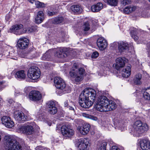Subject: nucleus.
Listing matches in <instances>:
<instances>
[{"label": "nucleus", "instance_id": "nucleus-1", "mask_svg": "<svg viewBox=\"0 0 150 150\" xmlns=\"http://www.w3.org/2000/svg\"><path fill=\"white\" fill-rule=\"evenodd\" d=\"M96 96V92L94 90L89 88H85L79 96L80 105L85 108L90 107L93 104Z\"/></svg>", "mask_w": 150, "mask_h": 150}, {"label": "nucleus", "instance_id": "nucleus-2", "mask_svg": "<svg viewBox=\"0 0 150 150\" xmlns=\"http://www.w3.org/2000/svg\"><path fill=\"white\" fill-rule=\"evenodd\" d=\"M98 103L96 109L100 112H107L113 110L116 107L115 103L109 100L106 96H101L99 98Z\"/></svg>", "mask_w": 150, "mask_h": 150}, {"label": "nucleus", "instance_id": "nucleus-3", "mask_svg": "<svg viewBox=\"0 0 150 150\" xmlns=\"http://www.w3.org/2000/svg\"><path fill=\"white\" fill-rule=\"evenodd\" d=\"M148 129V126L146 123H142L140 120H137L134 123L130 133L134 136L138 137Z\"/></svg>", "mask_w": 150, "mask_h": 150}, {"label": "nucleus", "instance_id": "nucleus-4", "mask_svg": "<svg viewBox=\"0 0 150 150\" xmlns=\"http://www.w3.org/2000/svg\"><path fill=\"white\" fill-rule=\"evenodd\" d=\"M5 144L8 150H22V147L16 139L10 135H6L4 137Z\"/></svg>", "mask_w": 150, "mask_h": 150}, {"label": "nucleus", "instance_id": "nucleus-5", "mask_svg": "<svg viewBox=\"0 0 150 150\" xmlns=\"http://www.w3.org/2000/svg\"><path fill=\"white\" fill-rule=\"evenodd\" d=\"M40 71L38 67H32L28 70L27 75L30 79L35 80L38 79L40 76Z\"/></svg>", "mask_w": 150, "mask_h": 150}, {"label": "nucleus", "instance_id": "nucleus-6", "mask_svg": "<svg viewBox=\"0 0 150 150\" xmlns=\"http://www.w3.org/2000/svg\"><path fill=\"white\" fill-rule=\"evenodd\" d=\"M13 117L18 122L23 123L27 120V116L21 111L16 110L13 113Z\"/></svg>", "mask_w": 150, "mask_h": 150}, {"label": "nucleus", "instance_id": "nucleus-7", "mask_svg": "<svg viewBox=\"0 0 150 150\" xmlns=\"http://www.w3.org/2000/svg\"><path fill=\"white\" fill-rule=\"evenodd\" d=\"M42 95L38 91H30L28 95L29 99L34 101H37L41 100Z\"/></svg>", "mask_w": 150, "mask_h": 150}, {"label": "nucleus", "instance_id": "nucleus-8", "mask_svg": "<svg viewBox=\"0 0 150 150\" xmlns=\"http://www.w3.org/2000/svg\"><path fill=\"white\" fill-rule=\"evenodd\" d=\"M61 130L62 134L65 137H70L74 134V130L65 125H63L61 127Z\"/></svg>", "mask_w": 150, "mask_h": 150}, {"label": "nucleus", "instance_id": "nucleus-9", "mask_svg": "<svg viewBox=\"0 0 150 150\" xmlns=\"http://www.w3.org/2000/svg\"><path fill=\"white\" fill-rule=\"evenodd\" d=\"M54 82L55 86L57 88L62 90L66 88V85L64 81L60 77H55Z\"/></svg>", "mask_w": 150, "mask_h": 150}, {"label": "nucleus", "instance_id": "nucleus-10", "mask_svg": "<svg viewBox=\"0 0 150 150\" xmlns=\"http://www.w3.org/2000/svg\"><path fill=\"white\" fill-rule=\"evenodd\" d=\"M1 121L2 123L8 128H11L14 126V122L8 116H3L1 119Z\"/></svg>", "mask_w": 150, "mask_h": 150}, {"label": "nucleus", "instance_id": "nucleus-11", "mask_svg": "<svg viewBox=\"0 0 150 150\" xmlns=\"http://www.w3.org/2000/svg\"><path fill=\"white\" fill-rule=\"evenodd\" d=\"M46 107L48 112L51 114L54 115L57 112V108L55 107L54 102L52 101H49L47 103Z\"/></svg>", "mask_w": 150, "mask_h": 150}, {"label": "nucleus", "instance_id": "nucleus-12", "mask_svg": "<svg viewBox=\"0 0 150 150\" xmlns=\"http://www.w3.org/2000/svg\"><path fill=\"white\" fill-rule=\"evenodd\" d=\"M29 40L26 38H20L17 42V45L20 49H24L27 48L29 44Z\"/></svg>", "mask_w": 150, "mask_h": 150}, {"label": "nucleus", "instance_id": "nucleus-13", "mask_svg": "<svg viewBox=\"0 0 150 150\" xmlns=\"http://www.w3.org/2000/svg\"><path fill=\"white\" fill-rule=\"evenodd\" d=\"M90 128V125L86 123L82 126H78L77 129L81 134L86 135L88 133Z\"/></svg>", "mask_w": 150, "mask_h": 150}, {"label": "nucleus", "instance_id": "nucleus-14", "mask_svg": "<svg viewBox=\"0 0 150 150\" xmlns=\"http://www.w3.org/2000/svg\"><path fill=\"white\" fill-rule=\"evenodd\" d=\"M23 26L21 24L16 25L12 26L10 29L9 31L16 35H20L23 33V31L20 30L23 28Z\"/></svg>", "mask_w": 150, "mask_h": 150}, {"label": "nucleus", "instance_id": "nucleus-15", "mask_svg": "<svg viewBox=\"0 0 150 150\" xmlns=\"http://www.w3.org/2000/svg\"><path fill=\"white\" fill-rule=\"evenodd\" d=\"M19 129L23 133L27 134H31L34 132V128L31 125L22 126H19Z\"/></svg>", "mask_w": 150, "mask_h": 150}, {"label": "nucleus", "instance_id": "nucleus-16", "mask_svg": "<svg viewBox=\"0 0 150 150\" xmlns=\"http://www.w3.org/2000/svg\"><path fill=\"white\" fill-rule=\"evenodd\" d=\"M125 58L119 57L116 60L115 68L118 71H120L125 65Z\"/></svg>", "mask_w": 150, "mask_h": 150}, {"label": "nucleus", "instance_id": "nucleus-17", "mask_svg": "<svg viewBox=\"0 0 150 150\" xmlns=\"http://www.w3.org/2000/svg\"><path fill=\"white\" fill-rule=\"evenodd\" d=\"M77 142L76 146L80 150H85L88 145L87 141L83 139H78Z\"/></svg>", "mask_w": 150, "mask_h": 150}, {"label": "nucleus", "instance_id": "nucleus-18", "mask_svg": "<svg viewBox=\"0 0 150 150\" xmlns=\"http://www.w3.org/2000/svg\"><path fill=\"white\" fill-rule=\"evenodd\" d=\"M97 44L99 49L103 50L106 47L107 45V41L103 38L100 37L97 39Z\"/></svg>", "mask_w": 150, "mask_h": 150}, {"label": "nucleus", "instance_id": "nucleus-19", "mask_svg": "<svg viewBox=\"0 0 150 150\" xmlns=\"http://www.w3.org/2000/svg\"><path fill=\"white\" fill-rule=\"evenodd\" d=\"M67 51V49L66 48H60L55 50V55L59 58H63L67 56L66 52Z\"/></svg>", "mask_w": 150, "mask_h": 150}, {"label": "nucleus", "instance_id": "nucleus-20", "mask_svg": "<svg viewBox=\"0 0 150 150\" xmlns=\"http://www.w3.org/2000/svg\"><path fill=\"white\" fill-rule=\"evenodd\" d=\"M140 146L143 150H150V141L148 139H145L141 140Z\"/></svg>", "mask_w": 150, "mask_h": 150}, {"label": "nucleus", "instance_id": "nucleus-21", "mask_svg": "<svg viewBox=\"0 0 150 150\" xmlns=\"http://www.w3.org/2000/svg\"><path fill=\"white\" fill-rule=\"evenodd\" d=\"M120 71V73L122 76L125 78L128 77L131 74V69L130 66L127 67L125 69H123Z\"/></svg>", "mask_w": 150, "mask_h": 150}, {"label": "nucleus", "instance_id": "nucleus-22", "mask_svg": "<svg viewBox=\"0 0 150 150\" xmlns=\"http://www.w3.org/2000/svg\"><path fill=\"white\" fill-rule=\"evenodd\" d=\"M44 18V14L42 11H40L37 13L35 19V22L37 23H41Z\"/></svg>", "mask_w": 150, "mask_h": 150}, {"label": "nucleus", "instance_id": "nucleus-23", "mask_svg": "<svg viewBox=\"0 0 150 150\" xmlns=\"http://www.w3.org/2000/svg\"><path fill=\"white\" fill-rule=\"evenodd\" d=\"M78 70L79 76H77L75 79L76 82H79L82 80L83 79V74L85 72V69L83 68H79Z\"/></svg>", "mask_w": 150, "mask_h": 150}, {"label": "nucleus", "instance_id": "nucleus-24", "mask_svg": "<svg viewBox=\"0 0 150 150\" xmlns=\"http://www.w3.org/2000/svg\"><path fill=\"white\" fill-rule=\"evenodd\" d=\"M128 48V44L127 43H125L122 41L119 42L118 46V50L120 52H122L126 50Z\"/></svg>", "mask_w": 150, "mask_h": 150}, {"label": "nucleus", "instance_id": "nucleus-25", "mask_svg": "<svg viewBox=\"0 0 150 150\" xmlns=\"http://www.w3.org/2000/svg\"><path fill=\"white\" fill-rule=\"evenodd\" d=\"M103 8V5L101 3H98L96 4L93 5L91 7V11L94 12H98Z\"/></svg>", "mask_w": 150, "mask_h": 150}, {"label": "nucleus", "instance_id": "nucleus-26", "mask_svg": "<svg viewBox=\"0 0 150 150\" xmlns=\"http://www.w3.org/2000/svg\"><path fill=\"white\" fill-rule=\"evenodd\" d=\"M16 78L19 79H24L26 76L23 70L18 71L16 73L15 75Z\"/></svg>", "mask_w": 150, "mask_h": 150}, {"label": "nucleus", "instance_id": "nucleus-27", "mask_svg": "<svg viewBox=\"0 0 150 150\" xmlns=\"http://www.w3.org/2000/svg\"><path fill=\"white\" fill-rule=\"evenodd\" d=\"M71 10L75 13H81L82 11V8L80 5H73L70 8Z\"/></svg>", "mask_w": 150, "mask_h": 150}, {"label": "nucleus", "instance_id": "nucleus-28", "mask_svg": "<svg viewBox=\"0 0 150 150\" xmlns=\"http://www.w3.org/2000/svg\"><path fill=\"white\" fill-rule=\"evenodd\" d=\"M96 29V26L93 25L92 28H91L90 25L88 23H85L83 25L82 29L84 32H86L89 30V29L91 31H94Z\"/></svg>", "mask_w": 150, "mask_h": 150}, {"label": "nucleus", "instance_id": "nucleus-29", "mask_svg": "<svg viewBox=\"0 0 150 150\" xmlns=\"http://www.w3.org/2000/svg\"><path fill=\"white\" fill-rule=\"evenodd\" d=\"M38 27L36 26H32L27 28H25L23 29V33H30L35 31L37 29Z\"/></svg>", "mask_w": 150, "mask_h": 150}, {"label": "nucleus", "instance_id": "nucleus-30", "mask_svg": "<svg viewBox=\"0 0 150 150\" xmlns=\"http://www.w3.org/2000/svg\"><path fill=\"white\" fill-rule=\"evenodd\" d=\"M143 96L145 99L150 100V88H145L143 90Z\"/></svg>", "mask_w": 150, "mask_h": 150}, {"label": "nucleus", "instance_id": "nucleus-31", "mask_svg": "<svg viewBox=\"0 0 150 150\" xmlns=\"http://www.w3.org/2000/svg\"><path fill=\"white\" fill-rule=\"evenodd\" d=\"M142 79V75L139 73L137 74L134 79V83L137 85H139L141 84V81Z\"/></svg>", "mask_w": 150, "mask_h": 150}, {"label": "nucleus", "instance_id": "nucleus-32", "mask_svg": "<svg viewBox=\"0 0 150 150\" xmlns=\"http://www.w3.org/2000/svg\"><path fill=\"white\" fill-rule=\"evenodd\" d=\"M69 74L70 76L73 78H76V77L79 76L78 70L77 69H72L69 72Z\"/></svg>", "mask_w": 150, "mask_h": 150}, {"label": "nucleus", "instance_id": "nucleus-33", "mask_svg": "<svg viewBox=\"0 0 150 150\" xmlns=\"http://www.w3.org/2000/svg\"><path fill=\"white\" fill-rule=\"evenodd\" d=\"M108 4L112 6H117L118 0H107Z\"/></svg>", "mask_w": 150, "mask_h": 150}, {"label": "nucleus", "instance_id": "nucleus-34", "mask_svg": "<svg viewBox=\"0 0 150 150\" xmlns=\"http://www.w3.org/2000/svg\"><path fill=\"white\" fill-rule=\"evenodd\" d=\"M50 55L49 53V51L46 52L42 57V59L43 60L49 61L50 60Z\"/></svg>", "mask_w": 150, "mask_h": 150}, {"label": "nucleus", "instance_id": "nucleus-35", "mask_svg": "<svg viewBox=\"0 0 150 150\" xmlns=\"http://www.w3.org/2000/svg\"><path fill=\"white\" fill-rule=\"evenodd\" d=\"M63 20V18L62 17H57L54 19V21L56 23L58 24L62 23Z\"/></svg>", "mask_w": 150, "mask_h": 150}, {"label": "nucleus", "instance_id": "nucleus-36", "mask_svg": "<svg viewBox=\"0 0 150 150\" xmlns=\"http://www.w3.org/2000/svg\"><path fill=\"white\" fill-rule=\"evenodd\" d=\"M35 3L37 8L43 7L45 6L44 3L40 2L38 1H35Z\"/></svg>", "mask_w": 150, "mask_h": 150}, {"label": "nucleus", "instance_id": "nucleus-37", "mask_svg": "<svg viewBox=\"0 0 150 150\" xmlns=\"http://www.w3.org/2000/svg\"><path fill=\"white\" fill-rule=\"evenodd\" d=\"M107 143L103 142L101 144L100 147L99 148L98 150H106V146Z\"/></svg>", "mask_w": 150, "mask_h": 150}, {"label": "nucleus", "instance_id": "nucleus-38", "mask_svg": "<svg viewBox=\"0 0 150 150\" xmlns=\"http://www.w3.org/2000/svg\"><path fill=\"white\" fill-rule=\"evenodd\" d=\"M119 45V42H115L111 44V46L114 49L116 48L117 47L118 48Z\"/></svg>", "mask_w": 150, "mask_h": 150}, {"label": "nucleus", "instance_id": "nucleus-39", "mask_svg": "<svg viewBox=\"0 0 150 150\" xmlns=\"http://www.w3.org/2000/svg\"><path fill=\"white\" fill-rule=\"evenodd\" d=\"M8 102L10 104V105H12V106H14V108H15V105L16 104V103L12 99H9L8 100Z\"/></svg>", "mask_w": 150, "mask_h": 150}, {"label": "nucleus", "instance_id": "nucleus-40", "mask_svg": "<svg viewBox=\"0 0 150 150\" xmlns=\"http://www.w3.org/2000/svg\"><path fill=\"white\" fill-rule=\"evenodd\" d=\"M124 12L125 13H130V11L129 8V6L126 7L124 9Z\"/></svg>", "mask_w": 150, "mask_h": 150}, {"label": "nucleus", "instance_id": "nucleus-41", "mask_svg": "<svg viewBox=\"0 0 150 150\" xmlns=\"http://www.w3.org/2000/svg\"><path fill=\"white\" fill-rule=\"evenodd\" d=\"M99 54L97 52H94L92 54L91 57L92 58H96L98 56Z\"/></svg>", "mask_w": 150, "mask_h": 150}, {"label": "nucleus", "instance_id": "nucleus-42", "mask_svg": "<svg viewBox=\"0 0 150 150\" xmlns=\"http://www.w3.org/2000/svg\"><path fill=\"white\" fill-rule=\"evenodd\" d=\"M131 0H122V3L123 5H125L130 4Z\"/></svg>", "mask_w": 150, "mask_h": 150}, {"label": "nucleus", "instance_id": "nucleus-43", "mask_svg": "<svg viewBox=\"0 0 150 150\" xmlns=\"http://www.w3.org/2000/svg\"><path fill=\"white\" fill-rule=\"evenodd\" d=\"M4 81H3L0 82V91L5 87L6 86L4 85Z\"/></svg>", "mask_w": 150, "mask_h": 150}, {"label": "nucleus", "instance_id": "nucleus-44", "mask_svg": "<svg viewBox=\"0 0 150 150\" xmlns=\"http://www.w3.org/2000/svg\"><path fill=\"white\" fill-rule=\"evenodd\" d=\"M88 118L95 121H97L98 120L96 117L91 115H90Z\"/></svg>", "mask_w": 150, "mask_h": 150}, {"label": "nucleus", "instance_id": "nucleus-45", "mask_svg": "<svg viewBox=\"0 0 150 150\" xmlns=\"http://www.w3.org/2000/svg\"><path fill=\"white\" fill-rule=\"evenodd\" d=\"M137 8V7L136 6H129V8L130 11V13L134 11Z\"/></svg>", "mask_w": 150, "mask_h": 150}, {"label": "nucleus", "instance_id": "nucleus-46", "mask_svg": "<svg viewBox=\"0 0 150 150\" xmlns=\"http://www.w3.org/2000/svg\"><path fill=\"white\" fill-rule=\"evenodd\" d=\"M134 33L132 32H131V37L134 39V40L136 41L138 39V36L133 34Z\"/></svg>", "mask_w": 150, "mask_h": 150}, {"label": "nucleus", "instance_id": "nucleus-47", "mask_svg": "<svg viewBox=\"0 0 150 150\" xmlns=\"http://www.w3.org/2000/svg\"><path fill=\"white\" fill-rule=\"evenodd\" d=\"M56 13L54 12H51L48 11L47 12V15L49 16H52L55 14Z\"/></svg>", "mask_w": 150, "mask_h": 150}, {"label": "nucleus", "instance_id": "nucleus-48", "mask_svg": "<svg viewBox=\"0 0 150 150\" xmlns=\"http://www.w3.org/2000/svg\"><path fill=\"white\" fill-rule=\"evenodd\" d=\"M33 52V54H34L35 52V49L33 47L30 48L28 50V53H31Z\"/></svg>", "mask_w": 150, "mask_h": 150}, {"label": "nucleus", "instance_id": "nucleus-49", "mask_svg": "<svg viewBox=\"0 0 150 150\" xmlns=\"http://www.w3.org/2000/svg\"><path fill=\"white\" fill-rule=\"evenodd\" d=\"M111 150H120L116 146H113L112 147Z\"/></svg>", "mask_w": 150, "mask_h": 150}, {"label": "nucleus", "instance_id": "nucleus-50", "mask_svg": "<svg viewBox=\"0 0 150 150\" xmlns=\"http://www.w3.org/2000/svg\"><path fill=\"white\" fill-rule=\"evenodd\" d=\"M69 106L70 105L68 101H65L64 102V106L65 107L68 108L69 107Z\"/></svg>", "mask_w": 150, "mask_h": 150}, {"label": "nucleus", "instance_id": "nucleus-51", "mask_svg": "<svg viewBox=\"0 0 150 150\" xmlns=\"http://www.w3.org/2000/svg\"><path fill=\"white\" fill-rule=\"evenodd\" d=\"M90 114H86L85 113H83V117H86L88 118L89 116H90Z\"/></svg>", "mask_w": 150, "mask_h": 150}, {"label": "nucleus", "instance_id": "nucleus-52", "mask_svg": "<svg viewBox=\"0 0 150 150\" xmlns=\"http://www.w3.org/2000/svg\"><path fill=\"white\" fill-rule=\"evenodd\" d=\"M147 52H148L147 54L148 56L149 57H150V47L148 49H147Z\"/></svg>", "mask_w": 150, "mask_h": 150}, {"label": "nucleus", "instance_id": "nucleus-53", "mask_svg": "<svg viewBox=\"0 0 150 150\" xmlns=\"http://www.w3.org/2000/svg\"><path fill=\"white\" fill-rule=\"evenodd\" d=\"M68 108H69V109L70 110H72V111H74V109L72 107L70 106H69V107Z\"/></svg>", "mask_w": 150, "mask_h": 150}, {"label": "nucleus", "instance_id": "nucleus-54", "mask_svg": "<svg viewBox=\"0 0 150 150\" xmlns=\"http://www.w3.org/2000/svg\"><path fill=\"white\" fill-rule=\"evenodd\" d=\"M32 4H33L35 2V0H28Z\"/></svg>", "mask_w": 150, "mask_h": 150}, {"label": "nucleus", "instance_id": "nucleus-55", "mask_svg": "<svg viewBox=\"0 0 150 150\" xmlns=\"http://www.w3.org/2000/svg\"><path fill=\"white\" fill-rule=\"evenodd\" d=\"M60 128H61L60 126H59V125L58 126H57L56 127V130H59Z\"/></svg>", "mask_w": 150, "mask_h": 150}, {"label": "nucleus", "instance_id": "nucleus-56", "mask_svg": "<svg viewBox=\"0 0 150 150\" xmlns=\"http://www.w3.org/2000/svg\"><path fill=\"white\" fill-rule=\"evenodd\" d=\"M48 125L49 126H50L52 125V122H48Z\"/></svg>", "mask_w": 150, "mask_h": 150}, {"label": "nucleus", "instance_id": "nucleus-57", "mask_svg": "<svg viewBox=\"0 0 150 150\" xmlns=\"http://www.w3.org/2000/svg\"><path fill=\"white\" fill-rule=\"evenodd\" d=\"M20 54V56L21 57H25V55H22L21 54Z\"/></svg>", "mask_w": 150, "mask_h": 150}, {"label": "nucleus", "instance_id": "nucleus-58", "mask_svg": "<svg viewBox=\"0 0 150 150\" xmlns=\"http://www.w3.org/2000/svg\"><path fill=\"white\" fill-rule=\"evenodd\" d=\"M24 52V51H22L21 53H23Z\"/></svg>", "mask_w": 150, "mask_h": 150}, {"label": "nucleus", "instance_id": "nucleus-59", "mask_svg": "<svg viewBox=\"0 0 150 150\" xmlns=\"http://www.w3.org/2000/svg\"><path fill=\"white\" fill-rule=\"evenodd\" d=\"M11 59H15V60H16V58H11Z\"/></svg>", "mask_w": 150, "mask_h": 150}, {"label": "nucleus", "instance_id": "nucleus-60", "mask_svg": "<svg viewBox=\"0 0 150 150\" xmlns=\"http://www.w3.org/2000/svg\"><path fill=\"white\" fill-rule=\"evenodd\" d=\"M35 56H36V55H34V56H33V57H35Z\"/></svg>", "mask_w": 150, "mask_h": 150}, {"label": "nucleus", "instance_id": "nucleus-61", "mask_svg": "<svg viewBox=\"0 0 150 150\" xmlns=\"http://www.w3.org/2000/svg\"><path fill=\"white\" fill-rule=\"evenodd\" d=\"M149 66H150V63L149 64Z\"/></svg>", "mask_w": 150, "mask_h": 150}]
</instances>
